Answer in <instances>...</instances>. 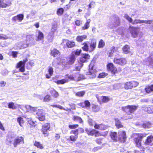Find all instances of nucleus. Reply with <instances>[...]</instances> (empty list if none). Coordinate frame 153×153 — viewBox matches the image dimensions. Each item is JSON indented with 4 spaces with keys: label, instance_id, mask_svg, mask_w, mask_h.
Masks as SVG:
<instances>
[{
    "label": "nucleus",
    "instance_id": "1",
    "mask_svg": "<svg viewBox=\"0 0 153 153\" xmlns=\"http://www.w3.org/2000/svg\"><path fill=\"white\" fill-rule=\"evenodd\" d=\"M138 105H128L121 108L122 111L125 113V114L122 117V119H124L126 120L131 119L134 117L132 114L137 109Z\"/></svg>",
    "mask_w": 153,
    "mask_h": 153
},
{
    "label": "nucleus",
    "instance_id": "2",
    "mask_svg": "<svg viewBox=\"0 0 153 153\" xmlns=\"http://www.w3.org/2000/svg\"><path fill=\"white\" fill-rule=\"evenodd\" d=\"M97 44L96 40L94 39H92L90 40V42H85L83 43L82 45L83 46L81 48L84 51L91 52L95 49Z\"/></svg>",
    "mask_w": 153,
    "mask_h": 153
},
{
    "label": "nucleus",
    "instance_id": "3",
    "mask_svg": "<svg viewBox=\"0 0 153 153\" xmlns=\"http://www.w3.org/2000/svg\"><path fill=\"white\" fill-rule=\"evenodd\" d=\"M147 135V134L146 133H134L132 134L131 137L133 140V142L135 146L140 148L142 147V139Z\"/></svg>",
    "mask_w": 153,
    "mask_h": 153
},
{
    "label": "nucleus",
    "instance_id": "4",
    "mask_svg": "<svg viewBox=\"0 0 153 153\" xmlns=\"http://www.w3.org/2000/svg\"><path fill=\"white\" fill-rule=\"evenodd\" d=\"M106 67L107 71L110 73L112 76H116L122 71V69L121 67H119L117 68L111 62L108 63Z\"/></svg>",
    "mask_w": 153,
    "mask_h": 153
},
{
    "label": "nucleus",
    "instance_id": "5",
    "mask_svg": "<svg viewBox=\"0 0 153 153\" xmlns=\"http://www.w3.org/2000/svg\"><path fill=\"white\" fill-rule=\"evenodd\" d=\"M79 130L80 133H82L84 132V129L82 128H79L78 129L71 130L70 133L72 134L69 136L70 141L72 142H75L76 141L78 138Z\"/></svg>",
    "mask_w": 153,
    "mask_h": 153
},
{
    "label": "nucleus",
    "instance_id": "6",
    "mask_svg": "<svg viewBox=\"0 0 153 153\" xmlns=\"http://www.w3.org/2000/svg\"><path fill=\"white\" fill-rule=\"evenodd\" d=\"M129 29V32L132 37L136 38L138 36L140 29L139 27L130 26Z\"/></svg>",
    "mask_w": 153,
    "mask_h": 153
},
{
    "label": "nucleus",
    "instance_id": "7",
    "mask_svg": "<svg viewBox=\"0 0 153 153\" xmlns=\"http://www.w3.org/2000/svg\"><path fill=\"white\" fill-rule=\"evenodd\" d=\"M28 59L26 58L25 59H23L22 61H19L16 64V68H19V71L20 72H23L25 71V65L26 62H27Z\"/></svg>",
    "mask_w": 153,
    "mask_h": 153
},
{
    "label": "nucleus",
    "instance_id": "8",
    "mask_svg": "<svg viewBox=\"0 0 153 153\" xmlns=\"http://www.w3.org/2000/svg\"><path fill=\"white\" fill-rule=\"evenodd\" d=\"M50 127L51 125L49 123H45L42 126L41 131L45 136L48 135V131L49 130Z\"/></svg>",
    "mask_w": 153,
    "mask_h": 153
},
{
    "label": "nucleus",
    "instance_id": "9",
    "mask_svg": "<svg viewBox=\"0 0 153 153\" xmlns=\"http://www.w3.org/2000/svg\"><path fill=\"white\" fill-rule=\"evenodd\" d=\"M113 62L116 64H117L121 66H123L127 63V60L126 58L123 57L114 58L113 60Z\"/></svg>",
    "mask_w": 153,
    "mask_h": 153
},
{
    "label": "nucleus",
    "instance_id": "10",
    "mask_svg": "<svg viewBox=\"0 0 153 153\" xmlns=\"http://www.w3.org/2000/svg\"><path fill=\"white\" fill-rule=\"evenodd\" d=\"M50 54L53 57H57L56 59L58 60H61V57L60 56L61 53L60 51L56 48H53L50 51Z\"/></svg>",
    "mask_w": 153,
    "mask_h": 153
},
{
    "label": "nucleus",
    "instance_id": "11",
    "mask_svg": "<svg viewBox=\"0 0 153 153\" xmlns=\"http://www.w3.org/2000/svg\"><path fill=\"white\" fill-rule=\"evenodd\" d=\"M86 133L88 135L94 136L95 137H98L102 136V135L101 134L99 131L96 130L95 129H92L91 130H89L88 129H85Z\"/></svg>",
    "mask_w": 153,
    "mask_h": 153
},
{
    "label": "nucleus",
    "instance_id": "12",
    "mask_svg": "<svg viewBox=\"0 0 153 153\" xmlns=\"http://www.w3.org/2000/svg\"><path fill=\"white\" fill-rule=\"evenodd\" d=\"M138 85V83L136 81H131L126 82L124 85V88L126 89H131Z\"/></svg>",
    "mask_w": 153,
    "mask_h": 153
},
{
    "label": "nucleus",
    "instance_id": "13",
    "mask_svg": "<svg viewBox=\"0 0 153 153\" xmlns=\"http://www.w3.org/2000/svg\"><path fill=\"white\" fill-rule=\"evenodd\" d=\"M91 66V64H90L88 71L87 72L86 74L89 75H91V77L92 78H95L96 76V74L97 72V71L95 68L94 65Z\"/></svg>",
    "mask_w": 153,
    "mask_h": 153
},
{
    "label": "nucleus",
    "instance_id": "14",
    "mask_svg": "<svg viewBox=\"0 0 153 153\" xmlns=\"http://www.w3.org/2000/svg\"><path fill=\"white\" fill-rule=\"evenodd\" d=\"M38 119L40 121H44L46 120L45 114L44 113L42 110L38 109L36 113Z\"/></svg>",
    "mask_w": 153,
    "mask_h": 153
},
{
    "label": "nucleus",
    "instance_id": "15",
    "mask_svg": "<svg viewBox=\"0 0 153 153\" xmlns=\"http://www.w3.org/2000/svg\"><path fill=\"white\" fill-rule=\"evenodd\" d=\"M24 143V137L22 136H18L14 140L13 145L14 147H16L18 145L22 143Z\"/></svg>",
    "mask_w": 153,
    "mask_h": 153
},
{
    "label": "nucleus",
    "instance_id": "16",
    "mask_svg": "<svg viewBox=\"0 0 153 153\" xmlns=\"http://www.w3.org/2000/svg\"><path fill=\"white\" fill-rule=\"evenodd\" d=\"M12 4L10 0H0V8H5Z\"/></svg>",
    "mask_w": 153,
    "mask_h": 153
},
{
    "label": "nucleus",
    "instance_id": "17",
    "mask_svg": "<svg viewBox=\"0 0 153 153\" xmlns=\"http://www.w3.org/2000/svg\"><path fill=\"white\" fill-rule=\"evenodd\" d=\"M126 132L124 131H122L118 135V141L120 143H124L126 141Z\"/></svg>",
    "mask_w": 153,
    "mask_h": 153
},
{
    "label": "nucleus",
    "instance_id": "18",
    "mask_svg": "<svg viewBox=\"0 0 153 153\" xmlns=\"http://www.w3.org/2000/svg\"><path fill=\"white\" fill-rule=\"evenodd\" d=\"M90 56L88 54L83 53L79 58V61L81 63L86 62H88V60L90 58Z\"/></svg>",
    "mask_w": 153,
    "mask_h": 153
},
{
    "label": "nucleus",
    "instance_id": "19",
    "mask_svg": "<svg viewBox=\"0 0 153 153\" xmlns=\"http://www.w3.org/2000/svg\"><path fill=\"white\" fill-rule=\"evenodd\" d=\"M78 105L83 108L88 109L90 108L91 104L88 100H85L83 102L79 103Z\"/></svg>",
    "mask_w": 153,
    "mask_h": 153
},
{
    "label": "nucleus",
    "instance_id": "20",
    "mask_svg": "<svg viewBox=\"0 0 153 153\" xmlns=\"http://www.w3.org/2000/svg\"><path fill=\"white\" fill-rule=\"evenodd\" d=\"M98 102L100 103H106L110 100V99L108 96H101L100 98H97Z\"/></svg>",
    "mask_w": 153,
    "mask_h": 153
},
{
    "label": "nucleus",
    "instance_id": "21",
    "mask_svg": "<svg viewBox=\"0 0 153 153\" xmlns=\"http://www.w3.org/2000/svg\"><path fill=\"white\" fill-rule=\"evenodd\" d=\"M113 17L114 22L112 24V27H115L120 25V21L119 17L115 16H113Z\"/></svg>",
    "mask_w": 153,
    "mask_h": 153
},
{
    "label": "nucleus",
    "instance_id": "22",
    "mask_svg": "<svg viewBox=\"0 0 153 153\" xmlns=\"http://www.w3.org/2000/svg\"><path fill=\"white\" fill-rule=\"evenodd\" d=\"M24 17V15L22 14H20L16 16H13L12 19V20L14 22H16L17 21L19 22H22Z\"/></svg>",
    "mask_w": 153,
    "mask_h": 153
},
{
    "label": "nucleus",
    "instance_id": "23",
    "mask_svg": "<svg viewBox=\"0 0 153 153\" xmlns=\"http://www.w3.org/2000/svg\"><path fill=\"white\" fill-rule=\"evenodd\" d=\"M94 127L95 129L100 130H105L107 128L106 125L103 123L98 124L96 123H95L94 125Z\"/></svg>",
    "mask_w": 153,
    "mask_h": 153
},
{
    "label": "nucleus",
    "instance_id": "24",
    "mask_svg": "<svg viewBox=\"0 0 153 153\" xmlns=\"http://www.w3.org/2000/svg\"><path fill=\"white\" fill-rule=\"evenodd\" d=\"M67 41L66 43V46L68 48H72L76 46V43L75 42L70 41L69 40L66 39H63L62 41L64 42V41Z\"/></svg>",
    "mask_w": 153,
    "mask_h": 153
},
{
    "label": "nucleus",
    "instance_id": "25",
    "mask_svg": "<svg viewBox=\"0 0 153 153\" xmlns=\"http://www.w3.org/2000/svg\"><path fill=\"white\" fill-rule=\"evenodd\" d=\"M49 92L53 98H57L59 96L58 92L53 88H52L50 90Z\"/></svg>",
    "mask_w": 153,
    "mask_h": 153
},
{
    "label": "nucleus",
    "instance_id": "26",
    "mask_svg": "<svg viewBox=\"0 0 153 153\" xmlns=\"http://www.w3.org/2000/svg\"><path fill=\"white\" fill-rule=\"evenodd\" d=\"M153 142V136L151 135L147 137L145 142V144L147 145H152Z\"/></svg>",
    "mask_w": 153,
    "mask_h": 153
},
{
    "label": "nucleus",
    "instance_id": "27",
    "mask_svg": "<svg viewBox=\"0 0 153 153\" xmlns=\"http://www.w3.org/2000/svg\"><path fill=\"white\" fill-rule=\"evenodd\" d=\"M76 59L75 56L74 54L71 55L68 58L67 63L69 65H71L74 63Z\"/></svg>",
    "mask_w": 153,
    "mask_h": 153
},
{
    "label": "nucleus",
    "instance_id": "28",
    "mask_svg": "<svg viewBox=\"0 0 153 153\" xmlns=\"http://www.w3.org/2000/svg\"><path fill=\"white\" fill-rule=\"evenodd\" d=\"M122 50L124 54H127L130 52V48L129 46L128 45H126L122 48Z\"/></svg>",
    "mask_w": 153,
    "mask_h": 153
},
{
    "label": "nucleus",
    "instance_id": "29",
    "mask_svg": "<svg viewBox=\"0 0 153 153\" xmlns=\"http://www.w3.org/2000/svg\"><path fill=\"white\" fill-rule=\"evenodd\" d=\"M27 124L31 128L34 127L36 126L35 122L34 121L32 118H27Z\"/></svg>",
    "mask_w": 153,
    "mask_h": 153
},
{
    "label": "nucleus",
    "instance_id": "30",
    "mask_svg": "<svg viewBox=\"0 0 153 153\" xmlns=\"http://www.w3.org/2000/svg\"><path fill=\"white\" fill-rule=\"evenodd\" d=\"M110 136L111 139L114 141L117 142L118 141V137L117 136V133L116 132L114 131L110 132Z\"/></svg>",
    "mask_w": 153,
    "mask_h": 153
},
{
    "label": "nucleus",
    "instance_id": "31",
    "mask_svg": "<svg viewBox=\"0 0 153 153\" xmlns=\"http://www.w3.org/2000/svg\"><path fill=\"white\" fill-rule=\"evenodd\" d=\"M91 22V20L90 19H87L83 26L81 27L82 29L83 30H85L88 29L90 27V24Z\"/></svg>",
    "mask_w": 153,
    "mask_h": 153
},
{
    "label": "nucleus",
    "instance_id": "32",
    "mask_svg": "<svg viewBox=\"0 0 153 153\" xmlns=\"http://www.w3.org/2000/svg\"><path fill=\"white\" fill-rule=\"evenodd\" d=\"M48 72L49 74H46L45 76L47 78L49 79L53 75V68L51 66H49L48 68Z\"/></svg>",
    "mask_w": 153,
    "mask_h": 153
},
{
    "label": "nucleus",
    "instance_id": "33",
    "mask_svg": "<svg viewBox=\"0 0 153 153\" xmlns=\"http://www.w3.org/2000/svg\"><path fill=\"white\" fill-rule=\"evenodd\" d=\"M115 125L117 128L119 129L123 127V125L119 120L117 118H115Z\"/></svg>",
    "mask_w": 153,
    "mask_h": 153
},
{
    "label": "nucleus",
    "instance_id": "34",
    "mask_svg": "<svg viewBox=\"0 0 153 153\" xmlns=\"http://www.w3.org/2000/svg\"><path fill=\"white\" fill-rule=\"evenodd\" d=\"M145 90L146 93L148 94L153 91V85L146 86L145 88Z\"/></svg>",
    "mask_w": 153,
    "mask_h": 153
},
{
    "label": "nucleus",
    "instance_id": "35",
    "mask_svg": "<svg viewBox=\"0 0 153 153\" xmlns=\"http://www.w3.org/2000/svg\"><path fill=\"white\" fill-rule=\"evenodd\" d=\"M33 146L36 147L37 148L40 149H43L44 147L42 144L40 142L35 141L33 143Z\"/></svg>",
    "mask_w": 153,
    "mask_h": 153
},
{
    "label": "nucleus",
    "instance_id": "36",
    "mask_svg": "<svg viewBox=\"0 0 153 153\" xmlns=\"http://www.w3.org/2000/svg\"><path fill=\"white\" fill-rule=\"evenodd\" d=\"M87 38L86 35H84L82 36H78L76 37V41L79 42H81L84 40L86 39Z\"/></svg>",
    "mask_w": 153,
    "mask_h": 153
},
{
    "label": "nucleus",
    "instance_id": "37",
    "mask_svg": "<svg viewBox=\"0 0 153 153\" xmlns=\"http://www.w3.org/2000/svg\"><path fill=\"white\" fill-rule=\"evenodd\" d=\"M65 79L68 80V82L69 80H74L75 79V77L73 75L67 74L65 75Z\"/></svg>",
    "mask_w": 153,
    "mask_h": 153
},
{
    "label": "nucleus",
    "instance_id": "38",
    "mask_svg": "<svg viewBox=\"0 0 153 153\" xmlns=\"http://www.w3.org/2000/svg\"><path fill=\"white\" fill-rule=\"evenodd\" d=\"M72 119L74 121L78 122L79 123H83V121L81 117L76 116H74L72 117Z\"/></svg>",
    "mask_w": 153,
    "mask_h": 153
},
{
    "label": "nucleus",
    "instance_id": "39",
    "mask_svg": "<svg viewBox=\"0 0 153 153\" xmlns=\"http://www.w3.org/2000/svg\"><path fill=\"white\" fill-rule=\"evenodd\" d=\"M8 107L9 108L13 110H15L17 108V106H16L15 103L12 102H9L8 103Z\"/></svg>",
    "mask_w": 153,
    "mask_h": 153
},
{
    "label": "nucleus",
    "instance_id": "40",
    "mask_svg": "<svg viewBox=\"0 0 153 153\" xmlns=\"http://www.w3.org/2000/svg\"><path fill=\"white\" fill-rule=\"evenodd\" d=\"M58 85L63 84L65 83L68 82V80L65 79H62L61 80H58L57 81H54Z\"/></svg>",
    "mask_w": 153,
    "mask_h": 153
},
{
    "label": "nucleus",
    "instance_id": "41",
    "mask_svg": "<svg viewBox=\"0 0 153 153\" xmlns=\"http://www.w3.org/2000/svg\"><path fill=\"white\" fill-rule=\"evenodd\" d=\"M38 32V34L37 37V40L39 41L43 39L44 36L43 33L40 31H39Z\"/></svg>",
    "mask_w": 153,
    "mask_h": 153
},
{
    "label": "nucleus",
    "instance_id": "42",
    "mask_svg": "<svg viewBox=\"0 0 153 153\" xmlns=\"http://www.w3.org/2000/svg\"><path fill=\"white\" fill-rule=\"evenodd\" d=\"M64 12L63 8L62 7L58 8L56 11V14L59 16H61L63 15Z\"/></svg>",
    "mask_w": 153,
    "mask_h": 153
},
{
    "label": "nucleus",
    "instance_id": "43",
    "mask_svg": "<svg viewBox=\"0 0 153 153\" xmlns=\"http://www.w3.org/2000/svg\"><path fill=\"white\" fill-rule=\"evenodd\" d=\"M17 122L19 123L21 126H22L24 123V120L23 118L22 117H18L17 118Z\"/></svg>",
    "mask_w": 153,
    "mask_h": 153
},
{
    "label": "nucleus",
    "instance_id": "44",
    "mask_svg": "<svg viewBox=\"0 0 153 153\" xmlns=\"http://www.w3.org/2000/svg\"><path fill=\"white\" fill-rule=\"evenodd\" d=\"M100 108L98 105L95 104H92V111L94 112H97L100 110Z\"/></svg>",
    "mask_w": 153,
    "mask_h": 153
},
{
    "label": "nucleus",
    "instance_id": "45",
    "mask_svg": "<svg viewBox=\"0 0 153 153\" xmlns=\"http://www.w3.org/2000/svg\"><path fill=\"white\" fill-rule=\"evenodd\" d=\"M51 100V97L49 94H47L44 97L43 101L45 102H48Z\"/></svg>",
    "mask_w": 153,
    "mask_h": 153
},
{
    "label": "nucleus",
    "instance_id": "46",
    "mask_svg": "<svg viewBox=\"0 0 153 153\" xmlns=\"http://www.w3.org/2000/svg\"><path fill=\"white\" fill-rule=\"evenodd\" d=\"M105 42L102 39H101L99 42L98 47L99 48H102L105 46Z\"/></svg>",
    "mask_w": 153,
    "mask_h": 153
},
{
    "label": "nucleus",
    "instance_id": "47",
    "mask_svg": "<svg viewBox=\"0 0 153 153\" xmlns=\"http://www.w3.org/2000/svg\"><path fill=\"white\" fill-rule=\"evenodd\" d=\"M85 91H81L76 93L75 94L76 96L79 97H82L85 94Z\"/></svg>",
    "mask_w": 153,
    "mask_h": 153
},
{
    "label": "nucleus",
    "instance_id": "48",
    "mask_svg": "<svg viewBox=\"0 0 153 153\" xmlns=\"http://www.w3.org/2000/svg\"><path fill=\"white\" fill-rule=\"evenodd\" d=\"M71 18V17L69 15L65 14L63 16V19L65 21H70Z\"/></svg>",
    "mask_w": 153,
    "mask_h": 153
},
{
    "label": "nucleus",
    "instance_id": "49",
    "mask_svg": "<svg viewBox=\"0 0 153 153\" xmlns=\"http://www.w3.org/2000/svg\"><path fill=\"white\" fill-rule=\"evenodd\" d=\"M33 63L31 61L27 62L26 64V67L28 69H30L33 66Z\"/></svg>",
    "mask_w": 153,
    "mask_h": 153
},
{
    "label": "nucleus",
    "instance_id": "50",
    "mask_svg": "<svg viewBox=\"0 0 153 153\" xmlns=\"http://www.w3.org/2000/svg\"><path fill=\"white\" fill-rule=\"evenodd\" d=\"M108 75V74L105 72H102L100 73L98 76L99 78H104Z\"/></svg>",
    "mask_w": 153,
    "mask_h": 153
},
{
    "label": "nucleus",
    "instance_id": "51",
    "mask_svg": "<svg viewBox=\"0 0 153 153\" xmlns=\"http://www.w3.org/2000/svg\"><path fill=\"white\" fill-rule=\"evenodd\" d=\"M12 138V137H8L5 140V143L6 144L9 145L12 143V141L11 140Z\"/></svg>",
    "mask_w": 153,
    "mask_h": 153
},
{
    "label": "nucleus",
    "instance_id": "52",
    "mask_svg": "<svg viewBox=\"0 0 153 153\" xmlns=\"http://www.w3.org/2000/svg\"><path fill=\"white\" fill-rule=\"evenodd\" d=\"M147 112L150 114L153 113V105H150L147 107Z\"/></svg>",
    "mask_w": 153,
    "mask_h": 153
},
{
    "label": "nucleus",
    "instance_id": "53",
    "mask_svg": "<svg viewBox=\"0 0 153 153\" xmlns=\"http://www.w3.org/2000/svg\"><path fill=\"white\" fill-rule=\"evenodd\" d=\"M79 125L77 124L69 125H68V128L71 129H74L78 128L79 127Z\"/></svg>",
    "mask_w": 153,
    "mask_h": 153
},
{
    "label": "nucleus",
    "instance_id": "54",
    "mask_svg": "<svg viewBox=\"0 0 153 153\" xmlns=\"http://www.w3.org/2000/svg\"><path fill=\"white\" fill-rule=\"evenodd\" d=\"M131 23L133 25H135L138 24L142 23V20H140V19H135L134 21H132Z\"/></svg>",
    "mask_w": 153,
    "mask_h": 153
},
{
    "label": "nucleus",
    "instance_id": "55",
    "mask_svg": "<svg viewBox=\"0 0 153 153\" xmlns=\"http://www.w3.org/2000/svg\"><path fill=\"white\" fill-rule=\"evenodd\" d=\"M148 61L149 65H152L153 63V56L150 55L147 58Z\"/></svg>",
    "mask_w": 153,
    "mask_h": 153
},
{
    "label": "nucleus",
    "instance_id": "56",
    "mask_svg": "<svg viewBox=\"0 0 153 153\" xmlns=\"http://www.w3.org/2000/svg\"><path fill=\"white\" fill-rule=\"evenodd\" d=\"M124 18L127 20L129 23H131L132 22V19L127 14H125L124 15Z\"/></svg>",
    "mask_w": 153,
    "mask_h": 153
},
{
    "label": "nucleus",
    "instance_id": "57",
    "mask_svg": "<svg viewBox=\"0 0 153 153\" xmlns=\"http://www.w3.org/2000/svg\"><path fill=\"white\" fill-rule=\"evenodd\" d=\"M103 139V138H97L96 140L95 141L97 144L100 145L102 143V141Z\"/></svg>",
    "mask_w": 153,
    "mask_h": 153
},
{
    "label": "nucleus",
    "instance_id": "58",
    "mask_svg": "<svg viewBox=\"0 0 153 153\" xmlns=\"http://www.w3.org/2000/svg\"><path fill=\"white\" fill-rule=\"evenodd\" d=\"M82 23V21L80 19L77 20L75 22V24L78 26H80Z\"/></svg>",
    "mask_w": 153,
    "mask_h": 153
},
{
    "label": "nucleus",
    "instance_id": "59",
    "mask_svg": "<svg viewBox=\"0 0 153 153\" xmlns=\"http://www.w3.org/2000/svg\"><path fill=\"white\" fill-rule=\"evenodd\" d=\"M152 22V20H142V23L150 24Z\"/></svg>",
    "mask_w": 153,
    "mask_h": 153
},
{
    "label": "nucleus",
    "instance_id": "60",
    "mask_svg": "<svg viewBox=\"0 0 153 153\" xmlns=\"http://www.w3.org/2000/svg\"><path fill=\"white\" fill-rule=\"evenodd\" d=\"M18 53L16 51H13L11 52V55L14 58H16L17 57V55Z\"/></svg>",
    "mask_w": 153,
    "mask_h": 153
},
{
    "label": "nucleus",
    "instance_id": "61",
    "mask_svg": "<svg viewBox=\"0 0 153 153\" xmlns=\"http://www.w3.org/2000/svg\"><path fill=\"white\" fill-rule=\"evenodd\" d=\"M81 52L82 50L81 49L79 50L78 49H77L75 51L74 54L75 55L79 56L81 53Z\"/></svg>",
    "mask_w": 153,
    "mask_h": 153
},
{
    "label": "nucleus",
    "instance_id": "62",
    "mask_svg": "<svg viewBox=\"0 0 153 153\" xmlns=\"http://www.w3.org/2000/svg\"><path fill=\"white\" fill-rule=\"evenodd\" d=\"M53 107H56L59 108L60 109H62L63 107L59 105H51Z\"/></svg>",
    "mask_w": 153,
    "mask_h": 153
},
{
    "label": "nucleus",
    "instance_id": "63",
    "mask_svg": "<svg viewBox=\"0 0 153 153\" xmlns=\"http://www.w3.org/2000/svg\"><path fill=\"white\" fill-rule=\"evenodd\" d=\"M70 107V108L71 110H75L76 109L75 105L74 103H71L69 104Z\"/></svg>",
    "mask_w": 153,
    "mask_h": 153
},
{
    "label": "nucleus",
    "instance_id": "64",
    "mask_svg": "<svg viewBox=\"0 0 153 153\" xmlns=\"http://www.w3.org/2000/svg\"><path fill=\"white\" fill-rule=\"evenodd\" d=\"M60 138V135L59 134H56L54 137L55 140L56 141L59 140Z\"/></svg>",
    "mask_w": 153,
    "mask_h": 153
}]
</instances>
